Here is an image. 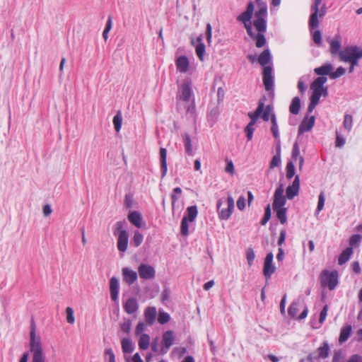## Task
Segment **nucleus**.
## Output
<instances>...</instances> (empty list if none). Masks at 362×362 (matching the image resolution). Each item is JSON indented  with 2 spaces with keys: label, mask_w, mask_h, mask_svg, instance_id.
Masks as SVG:
<instances>
[{
  "label": "nucleus",
  "mask_w": 362,
  "mask_h": 362,
  "mask_svg": "<svg viewBox=\"0 0 362 362\" xmlns=\"http://www.w3.org/2000/svg\"><path fill=\"white\" fill-rule=\"evenodd\" d=\"M170 289L168 287H165L161 293V299L163 303L168 302L170 297Z\"/></svg>",
  "instance_id": "55"
},
{
  "label": "nucleus",
  "mask_w": 362,
  "mask_h": 362,
  "mask_svg": "<svg viewBox=\"0 0 362 362\" xmlns=\"http://www.w3.org/2000/svg\"><path fill=\"white\" fill-rule=\"evenodd\" d=\"M271 132L272 133L273 136L274 137L275 140L278 142H280V134H279V126L277 124V119L276 115L274 113H272L271 115Z\"/></svg>",
  "instance_id": "28"
},
{
  "label": "nucleus",
  "mask_w": 362,
  "mask_h": 362,
  "mask_svg": "<svg viewBox=\"0 0 362 362\" xmlns=\"http://www.w3.org/2000/svg\"><path fill=\"white\" fill-rule=\"evenodd\" d=\"M121 343L122 351L124 354H130L134 351V345L130 339L123 338Z\"/></svg>",
  "instance_id": "34"
},
{
  "label": "nucleus",
  "mask_w": 362,
  "mask_h": 362,
  "mask_svg": "<svg viewBox=\"0 0 362 362\" xmlns=\"http://www.w3.org/2000/svg\"><path fill=\"white\" fill-rule=\"evenodd\" d=\"M197 45L195 47V51L197 57L201 61L204 60L205 53V45L203 42V37L202 35L197 37Z\"/></svg>",
  "instance_id": "27"
},
{
  "label": "nucleus",
  "mask_w": 362,
  "mask_h": 362,
  "mask_svg": "<svg viewBox=\"0 0 362 362\" xmlns=\"http://www.w3.org/2000/svg\"><path fill=\"white\" fill-rule=\"evenodd\" d=\"M128 220L136 228H140L142 226V216L137 211H131L128 215Z\"/></svg>",
  "instance_id": "24"
},
{
  "label": "nucleus",
  "mask_w": 362,
  "mask_h": 362,
  "mask_svg": "<svg viewBox=\"0 0 362 362\" xmlns=\"http://www.w3.org/2000/svg\"><path fill=\"white\" fill-rule=\"evenodd\" d=\"M30 351L33 353L32 362H45L40 338L36 337V325L33 318L30 326Z\"/></svg>",
  "instance_id": "3"
},
{
  "label": "nucleus",
  "mask_w": 362,
  "mask_h": 362,
  "mask_svg": "<svg viewBox=\"0 0 362 362\" xmlns=\"http://www.w3.org/2000/svg\"><path fill=\"white\" fill-rule=\"evenodd\" d=\"M144 240V235L139 231L135 230L134 236L131 240V245H133L135 247L141 245Z\"/></svg>",
  "instance_id": "41"
},
{
  "label": "nucleus",
  "mask_w": 362,
  "mask_h": 362,
  "mask_svg": "<svg viewBox=\"0 0 362 362\" xmlns=\"http://www.w3.org/2000/svg\"><path fill=\"white\" fill-rule=\"evenodd\" d=\"M112 122L115 131L117 132H119L122 128V115L120 111H118L117 114L114 116Z\"/></svg>",
  "instance_id": "39"
},
{
  "label": "nucleus",
  "mask_w": 362,
  "mask_h": 362,
  "mask_svg": "<svg viewBox=\"0 0 362 362\" xmlns=\"http://www.w3.org/2000/svg\"><path fill=\"white\" fill-rule=\"evenodd\" d=\"M258 62L263 66L262 81L265 90L274 93V74L272 64V54L267 48L264 49L258 57Z\"/></svg>",
  "instance_id": "2"
},
{
  "label": "nucleus",
  "mask_w": 362,
  "mask_h": 362,
  "mask_svg": "<svg viewBox=\"0 0 362 362\" xmlns=\"http://www.w3.org/2000/svg\"><path fill=\"white\" fill-rule=\"evenodd\" d=\"M317 355L319 358L325 359L328 357L329 353V346L327 341H323L322 345L317 349Z\"/></svg>",
  "instance_id": "33"
},
{
  "label": "nucleus",
  "mask_w": 362,
  "mask_h": 362,
  "mask_svg": "<svg viewBox=\"0 0 362 362\" xmlns=\"http://www.w3.org/2000/svg\"><path fill=\"white\" fill-rule=\"evenodd\" d=\"M346 362H362V356L358 354L351 355Z\"/></svg>",
  "instance_id": "64"
},
{
  "label": "nucleus",
  "mask_w": 362,
  "mask_h": 362,
  "mask_svg": "<svg viewBox=\"0 0 362 362\" xmlns=\"http://www.w3.org/2000/svg\"><path fill=\"white\" fill-rule=\"evenodd\" d=\"M255 258V254L252 248L249 247L246 251V259L249 266L253 264L254 259Z\"/></svg>",
  "instance_id": "49"
},
{
  "label": "nucleus",
  "mask_w": 362,
  "mask_h": 362,
  "mask_svg": "<svg viewBox=\"0 0 362 362\" xmlns=\"http://www.w3.org/2000/svg\"><path fill=\"white\" fill-rule=\"evenodd\" d=\"M193 95L192 84L188 81H185L179 87L177 100L188 103Z\"/></svg>",
  "instance_id": "10"
},
{
  "label": "nucleus",
  "mask_w": 362,
  "mask_h": 362,
  "mask_svg": "<svg viewBox=\"0 0 362 362\" xmlns=\"http://www.w3.org/2000/svg\"><path fill=\"white\" fill-rule=\"evenodd\" d=\"M138 273L140 278L145 280L152 279L156 276L154 267L147 264H141L138 267Z\"/></svg>",
  "instance_id": "13"
},
{
  "label": "nucleus",
  "mask_w": 362,
  "mask_h": 362,
  "mask_svg": "<svg viewBox=\"0 0 362 362\" xmlns=\"http://www.w3.org/2000/svg\"><path fill=\"white\" fill-rule=\"evenodd\" d=\"M245 199L243 196H240L237 200V206L240 211L243 210L245 207Z\"/></svg>",
  "instance_id": "62"
},
{
  "label": "nucleus",
  "mask_w": 362,
  "mask_h": 362,
  "mask_svg": "<svg viewBox=\"0 0 362 362\" xmlns=\"http://www.w3.org/2000/svg\"><path fill=\"white\" fill-rule=\"evenodd\" d=\"M352 122H353L352 116L350 115H346L344 116L343 124H344V128L348 132H349L352 128Z\"/></svg>",
  "instance_id": "51"
},
{
  "label": "nucleus",
  "mask_w": 362,
  "mask_h": 362,
  "mask_svg": "<svg viewBox=\"0 0 362 362\" xmlns=\"http://www.w3.org/2000/svg\"><path fill=\"white\" fill-rule=\"evenodd\" d=\"M338 278L337 271L323 270L320 276L322 287H327L331 291L334 289L338 284Z\"/></svg>",
  "instance_id": "6"
},
{
  "label": "nucleus",
  "mask_w": 362,
  "mask_h": 362,
  "mask_svg": "<svg viewBox=\"0 0 362 362\" xmlns=\"http://www.w3.org/2000/svg\"><path fill=\"white\" fill-rule=\"evenodd\" d=\"M170 318H146V324L148 325H152L156 320L158 321V322L161 325H165L169 322Z\"/></svg>",
  "instance_id": "53"
},
{
  "label": "nucleus",
  "mask_w": 362,
  "mask_h": 362,
  "mask_svg": "<svg viewBox=\"0 0 362 362\" xmlns=\"http://www.w3.org/2000/svg\"><path fill=\"white\" fill-rule=\"evenodd\" d=\"M127 225L125 220L119 221L115 223L112 227V232L114 235H119L122 231L126 230L124 227Z\"/></svg>",
  "instance_id": "38"
},
{
  "label": "nucleus",
  "mask_w": 362,
  "mask_h": 362,
  "mask_svg": "<svg viewBox=\"0 0 362 362\" xmlns=\"http://www.w3.org/2000/svg\"><path fill=\"white\" fill-rule=\"evenodd\" d=\"M119 289V280L115 276H112L110 280V297L114 301L118 299Z\"/></svg>",
  "instance_id": "20"
},
{
  "label": "nucleus",
  "mask_w": 362,
  "mask_h": 362,
  "mask_svg": "<svg viewBox=\"0 0 362 362\" xmlns=\"http://www.w3.org/2000/svg\"><path fill=\"white\" fill-rule=\"evenodd\" d=\"M310 30L312 33L313 40L314 42L317 46H319V47L321 46L322 43L321 31L320 30H317V28L312 30L310 29Z\"/></svg>",
  "instance_id": "43"
},
{
  "label": "nucleus",
  "mask_w": 362,
  "mask_h": 362,
  "mask_svg": "<svg viewBox=\"0 0 362 362\" xmlns=\"http://www.w3.org/2000/svg\"><path fill=\"white\" fill-rule=\"evenodd\" d=\"M292 158L296 160L298 159L299 168L301 169L304 163V158L303 156H300V148L297 142H296L293 146Z\"/></svg>",
  "instance_id": "31"
},
{
  "label": "nucleus",
  "mask_w": 362,
  "mask_h": 362,
  "mask_svg": "<svg viewBox=\"0 0 362 362\" xmlns=\"http://www.w3.org/2000/svg\"><path fill=\"white\" fill-rule=\"evenodd\" d=\"M322 0H314L311 6V14L309 18V28L312 30L319 27L318 12Z\"/></svg>",
  "instance_id": "11"
},
{
  "label": "nucleus",
  "mask_w": 362,
  "mask_h": 362,
  "mask_svg": "<svg viewBox=\"0 0 362 362\" xmlns=\"http://www.w3.org/2000/svg\"><path fill=\"white\" fill-rule=\"evenodd\" d=\"M175 341L174 332L172 330H168L163 334V347L160 350L161 354H165L168 352L170 348L173 346Z\"/></svg>",
  "instance_id": "15"
},
{
  "label": "nucleus",
  "mask_w": 362,
  "mask_h": 362,
  "mask_svg": "<svg viewBox=\"0 0 362 362\" xmlns=\"http://www.w3.org/2000/svg\"><path fill=\"white\" fill-rule=\"evenodd\" d=\"M259 9L256 11L255 16V19L253 21V25L257 31H267V6L266 4H261Z\"/></svg>",
  "instance_id": "7"
},
{
  "label": "nucleus",
  "mask_w": 362,
  "mask_h": 362,
  "mask_svg": "<svg viewBox=\"0 0 362 362\" xmlns=\"http://www.w3.org/2000/svg\"><path fill=\"white\" fill-rule=\"evenodd\" d=\"M361 54H362V49L361 47L357 45H348L342 49L339 60L341 62L347 63L349 60Z\"/></svg>",
  "instance_id": "9"
},
{
  "label": "nucleus",
  "mask_w": 362,
  "mask_h": 362,
  "mask_svg": "<svg viewBox=\"0 0 362 362\" xmlns=\"http://www.w3.org/2000/svg\"><path fill=\"white\" fill-rule=\"evenodd\" d=\"M300 99L299 97H294L289 106V111L293 115H298L300 109Z\"/></svg>",
  "instance_id": "32"
},
{
  "label": "nucleus",
  "mask_w": 362,
  "mask_h": 362,
  "mask_svg": "<svg viewBox=\"0 0 362 362\" xmlns=\"http://www.w3.org/2000/svg\"><path fill=\"white\" fill-rule=\"evenodd\" d=\"M272 110V107L271 105H267L265 108L264 107L263 112L261 115L262 118L264 121L267 122L269 119H271V112Z\"/></svg>",
  "instance_id": "50"
},
{
  "label": "nucleus",
  "mask_w": 362,
  "mask_h": 362,
  "mask_svg": "<svg viewBox=\"0 0 362 362\" xmlns=\"http://www.w3.org/2000/svg\"><path fill=\"white\" fill-rule=\"evenodd\" d=\"M144 317H157V310L155 307H148L144 313Z\"/></svg>",
  "instance_id": "57"
},
{
  "label": "nucleus",
  "mask_w": 362,
  "mask_h": 362,
  "mask_svg": "<svg viewBox=\"0 0 362 362\" xmlns=\"http://www.w3.org/2000/svg\"><path fill=\"white\" fill-rule=\"evenodd\" d=\"M122 272L123 280L129 285L134 284L138 279L137 273L128 267H124Z\"/></svg>",
  "instance_id": "19"
},
{
  "label": "nucleus",
  "mask_w": 362,
  "mask_h": 362,
  "mask_svg": "<svg viewBox=\"0 0 362 362\" xmlns=\"http://www.w3.org/2000/svg\"><path fill=\"white\" fill-rule=\"evenodd\" d=\"M206 37L207 42L210 43L212 37V27L209 23L206 24Z\"/></svg>",
  "instance_id": "59"
},
{
  "label": "nucleus",
  "mask_w": 362,
  "mask_h": 362,
  "mask_svg": "<svg viewBox=\"0 0 362 362\" xmlns=\"http://www.w3.org/2000/svg\"><path fill=\"white\" fill-rule=\"evenodd\" d=\"M276 214V217L279 220L280 223L281 224H285L287 221V209L286 208H281V209H274Z\"/></svg>",
  "instance_id": "37"
},
{
  "label": "nucleus",
  "mask_w": 362,
  "mask_h": 362,
  "mask_svg": "<svg viewBox=\"0 0 362 362\" xmlns=\"http://www.w3.org/2000/svg\"><path fill=\"white\" fill-rule=\"evenodd\" d=\"M197 214L198 210L196 205L190 206L187 208L186 214L183 216L180 223V233L182 235L187 236L189 235L188 222L194 221Z\"/></svg>",
  "instance_id": "5"
},
{
  "label": "nucleus",
  "mask_w": 362,
  "mask_h": 362,
  "mask_svg": "<svg viewBox=\"0 0 362 362\" xmlns=\"http://www.w3.org/2000/svg\"><path fill=\"white\" fill-rule=\"evenodd\" d=\"M286 177L291 179L295 175V165L292 161H289L286 167Z\"/></svg>",
  "instance_id": "47"
},
{
  "label": "nucleus",
  "mask_w": 362,
  "mask_h": 362,
  "mask_svg": "<svg viewBox=\"0 0 362 362\" xmlns=\"http://www.w3.org/2000/svg\"><path fill=\"white\" fill-rule=\"evenodd\" d=\"M300 177L296 175L291 185H288L286 189V198L289 200L293 199L299 193Z\"/></svg>",
  "instance_id": "16"
},
{
  "label": "nucleus",
  "mask_w": 362,
  "mask_h": 362,
  "mask_svg": "<svg viewBox=\"0 0 362 362\" xmlns=\"http://www.w3.org/2000/svg\"><path fill=\"white\" fill-rule=\"evenodd\" d=\"M146 324L143 322H139L136 327L135 332L136 334H140L146 330Z\"/></svg>",
  "instance_id": "60"
},
{
  "label": "nucleus",
  "mask_w": 362,
  "mask_h": 362,
  "mask_svg": "<svg viewBox=\"0 0 362 362\" xmlns=\"http://www.w3.org/2000/svg\"><path fill=\"white\" fill-rule=\"evenodd\" d=\"M275 270L276 267L272 263H264L263 274L267 279L269 278L275 272Z\"/></svg>",
  "instance_id": "40"
},
{
  "label": "nucleus",
  "mask_w": 362,
  "mask_h": 362,
  "mask_svg": "<svg viewBox=\"0 0 362 362\" xmlns=\"http://www.w3.org/2000/svg\"><path fill=\"white\" fill-rule=\"evenodd\" d=\"M234 165L231 160L227 161V165L225 168V171L230 175L234 174Z\"/></svg>",
  "instance_id": "61"
},
{
  "label": "nucleus",
  "mask_w": 362,
  "mask_h": 362,
  "mask_svg": "<svg viewBox=\"0 0 362 362\" xmlns=\"http://www.w3.org/2000/svg\"><path fill=\"white\" fill-rule=\"evenodd\" d=\"M264 107V103L260 100L258 103V106L254 112H249L248 117L250 118V121L248 124H255L258 118L261 116Z\"/></svg>",
  "instance_id": "22"
},
{
  "label": "nucleus",
  "mask_w": 362,
  "mask_h": 362,
  "mask_svg": "<svg viewBox=\"0 0 362 362\" xmlns=\"http://www.w3.org/2000/svg\"><path fill=\"white\" fill-rule=\"evenodd\" d=\"M254 131V125L252 124H247V125L245 128V132L246 134V137L248 141L252 140Z\"/></svg>",
  "instance_id": "52"
},
{
  "label": "nucleus",
  "mask_w": 362,
  "mask_h": 362,
  "mask_svg": "<svg viewBox=\"0 0 362 362\" xmlns=\"http://www.w3.org/2000/svg\"><path fill=\"white\" fill-rule=\"evenodd\" d=\"M327 42L329 44V52L332 57H338L340 56V53L341 52V37L340 34H336L333 38L329 40L327 39Z\"/></svg>",
  "instance_id": "12"
},
{
  "label": "nucleus",
  "mask_w": 362,
  "mask_h": 362,
  "mask_svg": "<svg viewBox=\"0 0 362 362\" xmlns=\"http://www.w3.org/2000/svg\"><path fill=\"white\" fill-rule=\"evenodd\" d=\"M345 73H346V69L342 66H339L336 69L335 71H332V74H330V78L331 79L338 78L341 77V76H343Z\"/></svg>",
  "instance_id": "48"
},
{
  "label": "nucleus",
  "mask_w": 362,
  "mask_h": 362,
  "mask_svg": "<svg viewBox=\"0 0 362 362\" xmlns=\"http://www.w3.org/2000/svg\"><path fill=\"white\" fill-rule=\"evenodd\" d=\"M216 209L219 219H229L234 210V199L232 196L229 194L226 201L219 199L216 203Z\"/></svg>",
  "instance_id": "4"
},
{
  "label": "nucleus",
  "mask_w": 362,
  "mask_h": 362,
  "mask_svg": "<svg viewBox=\"0 0 362 362\" xmlns=\"http://www.w3.org/2000/svg\"><path fill=\"white\" fill-rule=\"evenodd\" d=\"M254 3L250 1L246 7V10L237 17V21L244 24L247 35L255 41V45L257 48H262L267 44V40L264 36L266 31H257V33L253 32L251 23V19L254 13Z\"/></svg>",
  "instance_id": "1"
},
{
  "label": "nucleus",
  "mask_w": 362,
  "mask_h": 362,
  "mask_svg": "<svg viewBox=\"0 0 362 362\" xmlns=\"http://www.w3.org/2000/svg\"><path fill=\"white\" fill-rule=\"evenodd\" d=\"M281 163L280 156V148L278 150L276 155L274 156L269 163L270 168L279 167Z\"/></svg>",
  "instance_id": "44"
},
{
  "label": "nucleus",
  "mask_w": 362,
  "mask_h": 362,
  "mask_svg": "<svg viewBox=\"0 0 362 362\" xmlns=\"http://www.w3.org/2000/svg\"><path fill=\"white\" fill-rule=\"evenodd\" d=\"M117 236V247L119 252H126L129 243V235L127 230L122 231Z\"/></svg>",
  "instance_id": "17"
},
{
  "label": "nucleus",
  "mask_w": 362,
  "mask_h": 362,
  "mask_svg": "<svg viewBox=\"0 0 362 362\" xmlns=\"http://www.w3.org/2000/svg\"><path fill=\"white\" fill-rule=\"evenodd\" d=\"M353 253V249L351 247H348L344 250L338 257V264L343 265L345 264L351 257Z\"/></svg>",
  "instance_id": "30"
},
{
  "label": "nucleus",
  "mask_w": 362,
  "mask_h": 362,
  "mask_svg": "<svg viewBox=\"0 0 362 362\" xmlns=\"http://www.w3.org/2000/svg\"><path fill=\"white\" fill-rule=\"evenodd\" d=\"M272 211H271V207L270 205L268 204L265 209H264V217L262 218L260 223L262 226H264L267 224V223L269 221L271 218Z\"/></svg>",
  "instance_id": "46"
},
{
  "label": "nucleus",
  "mask_w": 362,
  "mask_h": 362,
  "mask_svg": "<svg viewBox=\"0 0 362 362\" xmlns=\"http://www.w3.org/2000/svg\"><path fill=\"white\" fill-rule=\"evenodd\" d=\"M303 307V303L300 300L293 301L288 309L289 317H297L298 313Z\"/></svg>",
  "instance_id": "29"
},
{
  "label": "nucleus",
  "mask_w": 362,
  "mask_h": 362,
  "mask_svg": "<svg viewBox=\"0 0 362 362\" xmlns=\"http://www.w3.org/2000/svg\"><path fill=\"white\" fill-rule=\"evenodd\" d=\"M334 69V66L330 63H325L322 66L317 67L314 69V72L315 74L319 76H329L330 77V74H332V71Z\"/></svg>",
  "instance_id": "21"
},
{
  "label": "nucleus",
  "mask_w": 362,
  "mask_h": 362,
  "mask_svg": "<svg viewBox=\"0 0 362 362\" xmlns=\"http://www.w3.org/2000/svg\"><path fill=\"white\" fill-rule=\"evenodd\" d=\"M352 331V326L350 324H346L343 326L340 331V334L339 337V342L340 344L344 343L350 337Z\"/></svg>",
  "instance_id": "25"
},
{
  "label": "nucleus",
  "mask_w": 362,
  "mask_h": 362,
  "mask_svg": "<svg viewBox=\"0 0 362 362\" xmlns=\"http://www.w3.org/2000/svg\"><path fill=\"white\" fill-rule=\"evenodd\" d=\"M167 149L165 148H160L159 151L160 167L161 177L163 178L168 171L167 165Z\"/></svg>",
  "instance_id": "18"
},
{
  "label": "nucleus",
  "mask_w": 362,
  "mask_h": 362,
  "mask_svg": "<svg viewBox=\"0 0 362 362\" xmlns=\"http://www.w3.org/2000/svg\"><path fill=\"white\" fill-rule=\"evenodd\" d=\"M315 116L306 115L300 122L298 130V136L303 134L305 132H310L312 130L315 125Z\"/></svg>",
  "instance_id": "14"
},
{
  "label": "nucleus",
  "mask_w": 362,
  "mask_h": 362,
  "mask_svg": "<svg viewBox=\"0 0 362 362\" xmlns=\"http://www.w3.org/2000/svg\"><path fill=\"white\" fill-rule=\"evenodd\" d=\"M150 343V337L147 334H143L139 340V347L141 350H146L148 348Z\"/></svg>",
  "instance_id": "36"
},
{
  "label": "nucleus",
  "mask_w": 362,
  "mask_h": 362,
  "mask_svg": "<svg viewBox=\"0 0 362 362\" xmlns=\"http://www.w3.org/2000/svg\"><path fill=\"white\" fill-rule=\"evenodd\" d=\"M105 356L107 358L108 362H116L115 356L112 349H106L105 350Z\"/></svg>",
  "instance_id": "56"
},
{
  "label": "nucleus",
  "mask_w": 362,
  "mask_h": 362,
  "mask_svg": "<svg viewBox=\"0 0 362 362\" xmlns=\"http://www.w3.org/2000/svg\"><path fill=\"white\" fill-rule=\"evenodd\" d=\"M124 308L126 313L129 315L134 313L138 309V303L134 298H130L127 300L124 305Z\"/></svg>",
  "instance_id": "26"
},
{
  "label": "nucleus",
  "mask_w": 362,
  "mask_h": 362,
  "mask_svg": "<svg viewBox=\"0 0 362 362\" xmlns=\"http://www.w3.org/2000/svg\"><path fill=\"white\" fill-rule=\"evenodd\" d=\"M344 356L341 349L335 351L332 357V362H341Z\"/></svg>",
  "instance_id": "58"
},
{
  "label": "nucleus",
  "mask_w": 362,
  "mask_h": 362,
  "mask_svg": "<svg viewBox=\"0 0 362 362\" xmlns=\"http://www.w3.org/2000/svg\"><path fill=\"white\" fill-rule=\"evenodd\" d=\"M189 64L188 58L185 55L179 57L176 60L177 69L181 73H186L188 71Z\"/></svg>",
  "instance_id": "23"
},
{
  "label": "nucleus",
  "mask_w": 362,
  "mask_h": 362,
  "mask_svg": "<svg viewBox=\"0 0 362 362\" xmlns=\"http://www.w3.org/2000/svg\"><path fill=\"white\" fill-rule=\"evenodd\" d=\"M362 237L359 234H354L351 235V237L349 239V244L351 246V247L358 245Z\"/></svg>",
  "instance_id": "54"
},
{
  "label": "nucleus",
  "mask_w": 362,
  "mask_h": 362,
  "mask_svg": "<svg viewBox=\"0 0 362 362\" xmlns=\"http://www.w3.org/2000/svg\"><path fill=\"white\" fill-rule=\"evenodd\" d=\"M327 81V77L319 76L313 81L310 86V88L313 91L310 97V100H313L319 103L320 99L322 95L321 92L322 85H324Z\"/></svg>",
  "instance_id": "8"
},
{
  "label": "nucleus",
  "mask_w": 362,
  "mask_h": 362,
  "mask_svg": "<svg viewBox=\"0 0 362 362\" xmlns=\"http://www.w3.org/2000/svg\"><path fill=\"white\" fill-rule=\"evenodd\" d=\"M183 142L186 153L189 156H192L194 154V152L192 149V140L190 136L188 134H185L183 136Z\"/></svg>",
  "instance_id": "35"
},
{
  "label": "nucleus",
  "mask_w": 362,
  "mask_h": 362,
  "mask_svg": "<svg viewBox=\"0 0 362 362\" xmlns=\"http://www.w3.org/2000/svg\"><path fill=\"white\" fill-rule=\"evenodd\" d=\"M325 202V197L323 192H320L318 196L317 206L315 210V214H319L324 208Z\"/></svg>",
  "instance_id": "45"
},
{
  "label": "nucleus",
  "mask_w": 362,
  "mask_h": 362,
  "mask_svg": "<svg viewBox=\"0 0 362 362\" xmlns=\"http://www.w3.org/2000/svg\"><path fill=\"white\" fill-rule=\"evenodd\" d=\"M286 203V197H274L273 209L285 208L284 206H285Z\"/></svg>",
  "instance_id": "42"
},
{
  "label": "nucleus",
  "mask_w": 362,
  "mask_h": 362,
  "mask_svg": "<svg viewBox=\"0 0 362 362\" xmlns=\"http://www.w3.org/2000/svg\"><path fill=\"white\" fill-rule=\"evenodd\" d=\"M286 231L285 229H283L280 231V235H279V240H278V245L279 246H281L282 244L285 242V240H286Z\"/></svg>",
  "instance_id": "63"
}]
</instances>
